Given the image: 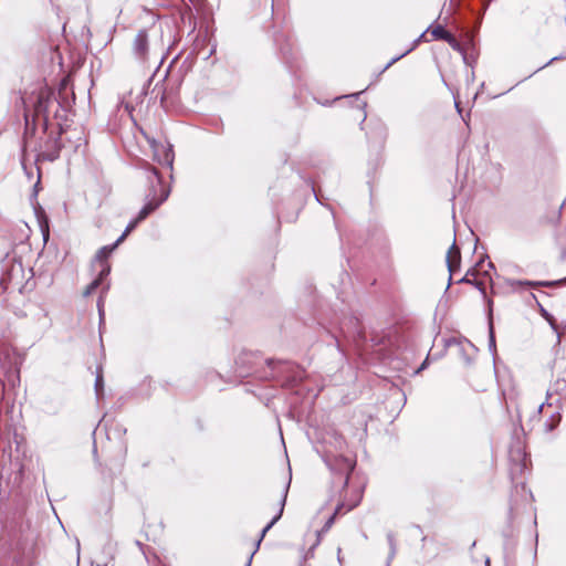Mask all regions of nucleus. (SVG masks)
Returning a JSON list of instances; mask_svg holds the SVG:
<instances>
[{"label":"nucleus","instance_id":"1","mask_svg":"<svg viewBox=\"0 0 566 566\" xmlns=\"http://www.w3.org/2000/svg\"><path fill=\"white\" fill-rule=\"evenodd\" d=\"M338 334L326 328V332L331 334L337 348L343 352V340L353 342L357 347L365 342V332L361 323L356 316H344L337 322Z\"/></svg>","mask_w":566,"mask_h":566},{"label":"nucleus","instance_id":"43","mask_svg":"<svg viewBox=\"0 0 566 566\" xmlns=\"http://www.w3.org/2000/svg\"><path fill=\"white\" fill-rule=\"evenodd\" d=\"M165 98H166V95L165 93H163L161 97H160V103L163 104L165 102Z\"/></svg>","mask_w":566,"mask_h":566},{"label":"nucleus","instance_id":"41","mask_svg":"<svg viewBox=\"0 0 566 566\" xmlns=\"http://www.w3.org/2000/svg\"><path fill=\"white\" fill-rule=\"evenodd\" d=\"M250 367L247 368V369H243V370H240V375L241 376H244L248 371H249Z\"/></svg>","mask_w":566,"mask_h":566},{"label":"nucleus","instance_id":"13","mask_svg":"<svg viewBox=\"0 0 566 566\" xmlns=\"http://www.w3.org/2000/svg\"><path fill=\"white\" fill-rule=\"evenodd\" d=\"M510 286L516 289L517 286H527V287H538V286H547V287H556L566 284V276L559 280L554 281H528V280H512L509 282Z\"/></svg>","mask_w":566,"mask_h":566},{"label":"nucleus","instance_id":"26","mask_svg":"<svg viewBox=\"0 0 566 566\" xmlns=\"http://www.w3.org/2000/svg\"><path fill=\"white\" fill-rule=\"evenodd\" d=\"M342 509H343V504L337 505V507L335 509V512L327 518V521L325 522V524L322 527L319 533L327 532L332 527V525L335 522L336 515L339 513V511Z\"/></svg>","mask_w":566,"mask_h":566},{"label":"nucleus","instance_id":"29","mask_svg":"<svg viewBox=\"0 0 566 566\" xmlns=\"http://www.w3.org/2000/svg\"><path fill=\"white\" fill-rule=\"evenodd\" d=\"M101 285L99 280H93L84 290L83 296L87 297L90 296L96 289H98Z\"/></svg>","mask_w":566,"mask_h":566},{"label":"nucleus","instance_id":"46","mask_svg":"<svg viewBox=\"0 0 566 566\" xmlns=\"http://www.w3.org/2000/svg\"><path fill=\"white\" fill-rule=\"evenodd\" d=\"M484 261V258H482L478 263L476 266H480V264Z\"/></svg>","mask_w":566,"mask_h":566},{"label":"nucleus","instance_id":"4","mask_svg":"<svg viewBox=\"0 0 566 566\" xmlns=\"http://www.w3.org/2000/svg\"><path fill=\"white\" fill-rule=\"evenodd\" d=\"M147 171L149 187L145 195V200L160 201V205H163L170 195V187L164 184L161 175L155 167L149 168Z\"/></svg>","mask_w":566,"mask_h":566},{"label":"nucleus","instance_id":"28","mask_svg":"<svg viewBox=\"0 0 566 566\" xmlns=\"http://www.w3.org/2000/svg\"><path fill=\"white\" fill-rule=\"evenodd\" d=\"M102 269L98 273V275L95 277V280H99V283L102 284L103 281L111 273V265L107 262L101 263Z\"/></svg>","mask_w":566,"mask_h":566},{"label":"nucleus","instance_id":"9","mask_svg":"<svg viewBox=\"0 0 566 566\" xmlns=\"http://www.w3.org/2000/svg\"><path fill=\"white\" fill-rule=\"evenodd\" d=\"M290 484H291V480H289L286 482V484L284 485V489L282 491V495H281V499H280V507H279V511L277 513L272 517V520L263 527V530L261 531V534H260V537L258 538V541L255 542V548L254 551L251 553L245 566H251V562H252V558L254 556V554L256 553V551L259 549L260 547V544L262 542V539L264 538L265 534L280 521V518L282 517L283 515V512H284V507H285V504H286V499H287V493H289V490H290Z\"/></svg>","mask_w":566,"mask_h":566},{"label":"nucleus","instance_id":"16","mask_svg":"<svg viewBox=\"0 0 566 566\" xmlns=\"http://www.w3.org/2000/svg\"><path fill=\"white\" fill-rule=\"evenodd\" d=\"M115 250V245H104L95 254V260L101 262V263H104V262H107V259L109 258V255L113 253V251Z\"/></svg>","mask_w":566,"mask_h":566},{"label":"nucleus","instance_id":"44","mask_svg":"<svg viewBox=\"0 0 566 566\" xmlns=\"http://www.w3.org/2000/svg\"><path fill=\"white\" fill-rule=\"evenodd\" d=\"M38 185H39V181L34 185V197H35V196H36V193H38V191H36Z\"/></svg>","mask_w":566,"mask_h":566},{"label":"nucleus","instance_id":"25","mask_svg":"<svg viewBox=\"0 0 566 566\" xmlns=\"http://www.w3.org/2000/svg\"><path fill=\"white\" fill-rule=\"evenodd\" d=\"M254 357L252 353L243 352L239 355V357L235 360V364L239 368L248 365L251 363V359Z\"/></svg>","mask_w":566,"mask_h":566},{"label":"nucleus","instance_id":"20","mask_svg":"<svg viewBox=\"0 0 566 566\" xmlns=\"http://www.w3.org/2000/svg\"><path fill=\"white\" fill-rule=\"evenodd\" d=\"M489 350L494 355L496 352L495 333L492 318L489 319Z\"/></svg>","mask_w":566,"mask_h":566},{"label":"nucleus","instance_id":"37","mask_svg":"<svg viewBox=\"0 0 566 566\" xmlns=\"http://www.w3.org/2000/svg\"><path fill=\"white\" fill-rule=\"evenodd\" d=\"M361 93H363V91L358 92V93H352L349 95H346V97L357 99Z\"/></svg>","mask_w":566,"mask_h":566},{"label":"nucleus","instance_id":"2","mask_svg":"<svg viewBox=\"0 0 566 566\" xmlns=\"http://www.w3.org/2000/svg\"><path fill=\"white\" fill-rule=\"evenodd\" d=\"M266 365L271 369V378L281 381L285 388H293L303 381L304 370L291 361L269 358Z\"/></svg>","mask_w":566,"mask_h":566},{"label":"nucleus","instance_id":"48","mask_svg":"<svg viewBox=\"0 0 566 566\" xmlns=\"http://www.w3.org/2000/svg\"><path fill=\"white\" fill-rule=\"evenodd\" d=\"M426 541H427V536H423V537L421 538V542H422V543H426Z\"/></svg>","mask_w":566,"mask_h":566},{"label":"nucleus","instance_id":"39","mask_svg":"<svg viewBox=\"0 0 566 566\" xmlns=\"http://www.w3.org/2000/svg\"><path fill=\"white\" fill-rule=\"evenodd\" d=\"M312 190H313V192H314V196H315L316 200H317L318 202H321L319 197H318V193H317V190H316V187H315L314 185H312Z\"/></svg>","mask_w":566,"mask_h":566},{"label":"nucleus","instance_id":"6","mask_svg":"<svg viewBox=\"0 0 566 566\" xmlns=\"http://www.w3.org/2000/svg\"><path fill=\"white\" fill-rule=\"evenodd\" d=\"M59 98L51 91H41L33 105V118L42 120L43 130L46 132L49 128V108L51 104Z\"/></svg>","mask_w":566,"mask_h":566},{"label":"nucleus","instance_id":"45","mask_svg":"<svg viewBox=\"0 0 566 566\" xmlns=\"http://www.w3.org/2000/svg\"><path fill=\"white\" fill-rule=\"evenodd\" d=\"M520 470L522 471L525 468V462L518 464Z\"/></svg>","mask_w":566,"mask_h":566},{"label":"nucleus","instance_id":"38","mask_svg":"<svg viewBox=\"0 0 566 566\" xmlns=\"http://www.w3.org/2000/svg\"><path fill=\"white\" fill-rule=\"evenodd\" d=\"M428 365V357L426 358V360L420 365V367L417 369V373L423 370Z\"/></svg>","mask_w":566,"mask_h":566},{"label":"nucleus","instance_id":"15","mask_svg":"<svg viewBox=\"0 0 566 566\" xmlns=\"http://www.w3.org/2000/svg\"><path fill=\"white\" fill-rule=\"evenodd\" d=\"M431 35L434 40L447 41L448 38H451V32H449L443 25L437 24L431 28Z\"/></svg>","mask_w":566,"mask_h":566},{"label":"nucleus","instance_id":"30","mask_svg":"<svg viewBox=\"0 0 566 566\" xmlns=\"http://www.w3.org/2000/svg\"><path fill=\"white\" fill-rule=\"evenodd\" d=\"M566 59V53L565 54H560V55H556L554 57H552L548 62H546L544 65L539 66L537 70H535L532 74H530L526 78L531 77L534 73L545 69L546 66H548L549 64L556 62V61H560V60H565Z\"/></svg>","mask_w":566,"mask_h":566},{"label":"nucleus","instance_id":"8","mask_svg":"<svg viewBox=\"0 0 566 566\" xmlns=\"http://www.w3.org/2000/svg\"><path fill=\"white\" fill-rule=\"evenodd\" d=\"M566 399V366L559 371L556 378L552 381L546 392V405L560 406V401Z\"/></svg>","mask_w":566,"mask_h":566},{"label":"nucleus","instance_id":"18","mask_svg":"<svg viewBox=\"0 0 566 566\" xmlns=\"http://www.w3.org/2000/svg\"><path fill=\"white\" fill-rule=\"evenodd\" d=\"M95 395L96 398L99 400L104 395V378L102 370H97L96 377H95V384H94Z\"/></svg>","mask_w":566,"mask_h":566},{"label":"nucleus","instance_id":"33","mask_svg":"<svg viewBox=\"0 0 566 566\" xmlns=\"http://www.w3.org/2000/svg\"><path fill=\"white\" fill-rule=\"evenodd\" d=\"M139 222L136 219H133L129 221V223L126 226L124 230V235H128L138 224Z\"/></svg>","mask_w":566,"mask_h":566},{"label":"nucleus","instance_id":"11","mask_svg":"<svg viewBox=\"0 0 566 566\" xmlns=\"http://www.w3.org/2000/svg\"><path fill=\"white\" fill-rule=\"evenodd\" d=\"M149 51V40L147 30L142 29L137 32L133 41V53L139 61H146Z\"/></svg>","mask_w":566,"mask_h":566},{"label":"nucleus","instance_id":"12","mask_svg":"<svg viewBox=\"0 0 566 566\" xmlns=\"http://www.w3.org/2000/svg\"><path fill=\"white\" fill-rule=\"evenodd\" d=\"M447 268L450 273L449 275V285L451 284L452 274L460 270L461 265V252L460 249L455 244V240L453 241L452 245L450 247L447 258Z\"/></svg>","mask_w":566,"mask_h":566},{"label":"nucleus","instance_id":"24","mask_svg":"<svg viewBox=\"0 0 566 566\" xmlns=\"http://www.w3.org/2000/svg\"><path fill=\"white\" fill-rule=\"evenodd\" d=\"M25 119V128H24V138H28L29 136H32L35 133V118H32V122L30 120V116L28 114L24 115Z\"/></svg>","mask_w":566,"mask_h":566},{"label":"nucleus","instance_id":"36","mask_svg":"<svg viewBox=\"0 0 566 566\" xmlns=\"http://www.w3.org/2000/svg\"><path fill=\"white\" fill-rule=\"evenodd\" d=\"M366 105H367V104L364 102V103L361 104V106H360V109H361V112H363V113H361V123H364V122H365V119H366V117H367L366 113L364 112V108L366 107Z\"/></svg>","mask_w":566,"mask_h":566},{"label":"nucleus","instance_id":"42","mask_svg":"<svg viewBox=\"0 0 566 566\" xmlns=\"http://www.w3.org/2000/svg\"><path fill=\"white\" fill-rule=\"evenodd\" d=\"M42 232H43V238H44V240H46V238L49 237V231H46V232H45V231L42 229Z\"/></svg>","mask_w":566,"mask_h":566},{"label":"nucleus","instance_id":"19","mask_svg":"<svg viewBox=\"0 0 566 566\" xmlns=\"http://www.w3.org/2000/svg\"><path fill=\"white\" fill-rule=\"evenodd\" d=\"M562 420V416L559 411H555L546 421L545 429L546 431H553L559 424Z\"/></svg>","mask_w":566,"mask_h":566},{"label":"nucleus","instance_id":"7","mask_svg":"<svg viewBox=\"0 0 566 566\" xmlns=\"http://www.w3.org/2000/svg\"><path fill=\"white\" fill-rule=\"evenodd\" d=\"M74 101V93L71 92V97L69 96V84L63 80L59 87V98H55L59 109L54 113V117L57 119V125L61 124L62 128V123L67 120V112L72 108Z\"/></svg>","mask_w":566,"mask_h":566},{"label":"nucleus","instance_id":"14","mask_svg":"<svg viewBox=\"0 0 566 566\" xmlns=\"http://www.w3.org/2000/svg\"><path fill=\"white\" fill-rule=\"evenodd\" d=\"M160 207V201H147L143 206V208L139 210L138 214L136 216V220L138 222H142L145 220L150 213H153L156 209Z\"/></svg>","mask_w":566,"mask_h":566},{"label":"nucleus","instance_id":"23","mask_svg":"<svg viewBox=\"0 0 566 566\" xmlns=\"http://www.w3.org/2000/svg\"><path fill=\"white\" fill-rule=\"evenodd\" d=\"M387 542L389 545L388 560H391L397 553L396 539L392 532L387 533Z\"/></svg>","mask_w":566,"mask_h":566},{"label":"nucleus","instance_id":"31","mask_svg":"<svg viewBox=\"0 0 566 566\" xmlns=\"http://www.w3.org/2000/svg\"><path fill=\"white\" fill-rule=\"evenodd\" d=\"M97 310H98V317H99V325L104 322V302L103 297L99 296L97 301Z\"/></svg>","mask_w":566,"mask_h":566},{"label":"nucleus","instance_id":"34","mask_svg":"<svg viewBox=\"0 0 566 566\" xmlns=\"http://www.w3.org/2000/svg\"><path fill=\"white\" fill-rule=\"evenodd\" d=\"M127 235H124V232L119 235V238L112 244L115 245V249L125 240Z\"/></svg>","mask_w":566,"mask_h":566},{"label":"nucleus","instance_id":"5","mask_svg":"<svg viewBox=\"0 0 566 566\" xmlns=\"http://www.w3.org/2000/svg\"><path fill=\"white\" fill-rule=\"evenodd\" d=\"M324 462L334 475H338L343 479V488H346L348 485L350 474L354 471L355 462L342 454L333 457L325 455Z\"/></svg>","mask_w":566,"mask_h":566},{"label":"nucleus","instance_id":"47","mask_svg":"<svg viewBox=\"0 0 566 566\" xmlns=\"http://www.w3.org/2000/svg\"><path fill=\"white\" fill-rule=\"evenodd\" d=\"M489 268L490 269H494L495 266H494V264L492 262H489Z\"/></svg>","mask_w":566,"mask_h":566},{"label":"nucleus","instance_id":"27","mask_svg":"<svg viewBox=\"0 0 566 566\" xmlns=\"http://www.w3.org/2000/svg\"><path fill=\"white\" fill-rule=\"evenodd\" d=\"M469 273H471V271H468L467 274H469ZM474 272L472 271V274ZM458 283H469L470 285L475 286L480 292L484 293V284H483V282L476 281V280L471 281V280L468 279V275H465L462 279H460L458 281Z\"/></svg>","mask_w":566,"mask_h":566},{"label":"nucleus","instance_id":"35","mask_svg":"<svg viewBox=\"0 0 566 566\" xmlns=\"http://www.w3.org/2000/svg\"><path fill=\"white\" fill-rule=\"evenodd\" d=\"M127 235H124V232L119 235V238L112 244L115 245V249L125 240Z\"/></svg>","mask_w":566,"mask_h":566},{"label":"nucleus","instance_id":"10","mask_svg":"<svg viewBox=\"0 0 566 566\" xmlns=\"http://www.w3.org/2000/svg\"><path fill=\"white\" fill-rule=\"evenodd\" d=\"M64 129L59 124V132L56 136H50L48 142L45 143V149L41 153V157L48 161H54L60 157V153L63 148V144L61 140V136Z\"/></svg>","mask_w":566,"mask_h":566},{"label":"nucleus","instance_id":"3","mask_svg":"<svg viewBox=\"0 0 566 566\" xmlns=\"http://www.w3.org/2000/svg\"><path fill=\"white\" fill-rule=\"evenodd\" d=\"M0 285L3 291L11 287L21 289L24 280V270L21 261L7 260L0 265Z\"/></svg>","mask_w":566,"mask_h":566},{"label":"nucleus","instance_id":"17","mask_svg":"<svg viewBox=\"0 0 566 566\" xmlns=\"http://www.w3.org/2000/svg\"><path fill=\"white\" fill-rule=\"evenodd\" d=\"M423 38V33L420 34V36L413 41L412 45L410 49H408L407 51H405L403 53H401L400 55L398 56H395L392 57L385 66L384 69L381 70V73L385 72L386 70H388L392 64H395L397 61H399L400 59H402L403 56H406L408 53H410L416 46L417 44L421 41V39Z\"/></svg>","mask_w":566,"mask_h":566},{"label":"nucleus","instance_id":"22","mask_svg":"<svg viewBox=\"0 0 566 566\" xmlns=\"http://www.w3.org/2000/svg\"><path fill=\"white\" fill-rule=\"evenodd\" d=\"M174 151H172V148L171 146H169L165 151H164V156H163V159L160 160V164L161 165H165L167 166L168 168L172 169V165H174Z\"/></svg>","mask_w":566,"mask_h":566},{"label":"nucleus","instance_id":"21","mask_svg":"<svg viewBox=\"0 0 566 566\" xmlns=\"http://www.w3.org/2000/svg\"><path fill=\"white\" fill-rule=\"evenodd\" d=\"M454 51L461 53L463 55V60L467 61L464 48L462 44L455 39V36L451 33V38H448L446 41Z\"/></svg>","mask_w":566,"mask_h":566},{"label":"nucleus","instance_id":"40","mask_svg":"<svg viewBox=\"0 0 566 566\" xmlns=\"http://www.w3.org/2000/svg\"><path fill=\"white\" fill-rule=\"evenodd\" d=\"M507 518H509V522H511L513 520V507L512 506H510Z\"/></svg>","mask_w":566,"mask_h":566},{"label":"nucleus","instance_id":"32","mask_svg":"<svg viewBox=\"0 0 566 566\" xmlns=\"http://www.w3.org/2000/svg\"><path fill=\"white\" fill-rule=\"evenodd\" d=\"M539 308H541V313L542 315L549 322L551 326L556 329V326L554 324V318L553 316L542 306L539 305Z\"/></svg>","mask_w":566,"mask_h":566}]
</instances>
